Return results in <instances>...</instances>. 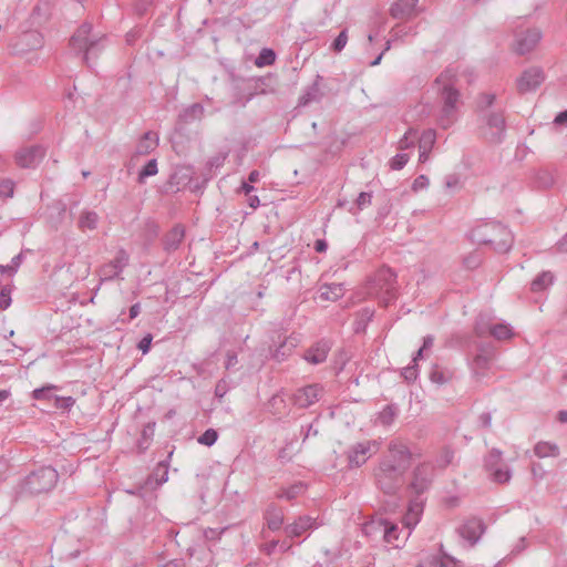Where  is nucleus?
<instances>
[{"instance_id": "obj_1", "label": "nucleus", "mask_w": 567, "mask_h": 567, "mask_svg": "<svg viewBox=\"0 0 567 567\" xmlns=\"http://www.w3.org/2000/svg\"><path fill=\"white\" fill-rule=\"evenodd\" d=\"M411 453L408 446L400 441L389 444V455L384 457L375 471L379 488L389 496H395L403 484V476L409 468Z\"/></svg>"}, {"instance_id": "obj_2", "label": "nucleus", "mask_w": 567, "mask_h": 567, "mask_svg": "<svg viewBox=\"0 0 567 567\" xmlns=\"http://www.w3.org/2000/svg\"><path fill=\"white\" fill-rule=\"evenodd\" d=\"M456 73L452 69L442 72L435 80L437 92L441 94L443 105L439 116L442 128H449L457 118L460 92L455 87Z\"/></svg>"}, {"instance_id": "obj_3", "label": "nucleus", "mask_w": 567, "mask_h": 567, "mask_svg": "<svg viewBox=\"0 0 567 567\" xmlns=\"http://www.w3.org/2000/svg\"><path fill=\"white\" fill-rule=\"evenodd\" d=\"M473 243L491 245L497 252H507L514 243L511 230L497 221H484L470 231Z\"/></svg>"}, {"instance_id": "obj_4", "label": "nucleus", "mask_w": 567, "mask_h": 567, "mask_svg": "<svg viewBox=\"0 0 567 567\" xmlns=\"http://www.w3.org/2000/svg\"><path fill=\"white\" fill-rule=\"evenodd\" d=\"M59 480V474L52 466H41L24 478H22L14 487L18 497H25L48 493L52 491Z\"/></svg>"}, {"instance_id": "obj_5", "label": "nucleus", "mask_w": 567, "mask_h": 567, "mask_svg": "<svg viewBox=\"0 0 567 567\" xmlns=\"http://www.w3.org/2000/svg\"><path fill=\"white\" fill-rule=\"evenodd\" d=\"M107 41L105 35L95 37L92 34V25L87 22L79 27L70 40L73 50L84 52V61L89 63L91 56H95Z\"/></svg>"}, {"instance_id": "obj_6", "label": "nucleus", "mask_w": 567, "mask_h": 567, "mask_svg": "<svg viewBox=\"0 0 567 567\" xmlns=\"http://www.w3.org/2000/svg\"><path fill=\"white\" fill-rule=\"evenodd\" d=\"M396 275L389 267L375 271L371 279L370 292L379 295L382 302L388 306L395 298Z\"/></svg>"}, {"instance_id": "obj_7", "label": "nucleus", "mask_w": 567, "mask_h": 567, "mask_svg": "<svg viewBox=\"0 0 567 567\" xmlns=\"http://www.w3.org/2000/svg\"><path fill=\"white\" fill-rule=\"evenodd\" d=\"M377 441H363L353 444L347 451L348 466L355 468L362 466L373 454L379 451Z\"/></svg>"}, {"instance_id": "obj_8", "label": "nucleus", "mask_w": 567, "mask_h": 567, "mask_svg": "<svg viewBox=\"0 0 567 567\" xmlns=\"http://www.w3.org/2000/svg\"><path fill=\"white\" fill-rule=\"evenodd\" d=\"M483 134L491 143H501L506 131V122L503 113L491 112L484 118Z\"/></svg>"}, {"instance_id": "obj_9", "label": "nucleus", "mask_w": 567, "mask_h": 567, "mask_svg": "<svg viewBox=\"0 0 567 567\" xmlns=\"http://www.w3.org/2000/svg\"><path fill=\"white\" fill-rule=\"evenodd\" d=\"M127 265L128 255L124 249H120L114 259L100 268L99 275L101 280L107 281L117 278Z\"/></svg>"}, {"instance_id": "obj_10", "label": "nucleus", "mask_w": 567, "mask_h": 567, "mask_svg": "<svg viewBox=\"0 0 567 567\" xmlns=\"http://www.w3.org/2000/svg\"><path fill=\"white\" fill-rule=\"evenodd\" d=\"M495 353L491 347H481L478 353L472 360L470 367L473 374L477 378H484L487 375L492 368Z\"/></svg>"}, {"instance_id": "obj_11", "label": "nucleus", "mask_w": 567, "mask_h": 567, "mask_svg": "<svg viewBox=\"0 0 567 567\" xmlns=\"http://www.w3.org/2000/svg\"><path fill=\"white\" fill-rule=\"evenodd\" d=\"M45 151L40 145H31L20 148L16 155V163L22 168L35 167L44 157Z\"/></svg>"}, {"instance_id": "obj_12", "label": "nucleus", "mask_w": 567, "mask_h": 567, "mask_svg": "<svg viewBox=\"0 0 567 567\" xmlns=\"http://www.w3.org/2000/svg\"><path fill=\"white\" fill-rule=\"evenodd\" d=\"M475 331L480 337H484L486 333H489L499 341L508 340L513 337V330L509 324L505 322L495 324L484 323L482 317L476 321Z\"/></svg>"}, {"instance_id": "obj_13", "label": "nucleus", "mask_w": 567, "mask_h": 567, "mask_svg": "<svg viewBox=\"0 0 567 567\" xmlns=\"http://www.w3.org/2000/svg\"><path fill=\"white\" fill-rule=\"evenodd\" d=\"M545 80L544 72L540 68H529L523 72L517 80V90L519 93L535 91Z\"/></svg>"}, {"instance_id": "obj_14", "label": "nucleus", "mask_w": 567, "mask_h": 567, "mask_svg": "<svg viewBox=\"0 0 567 567\" xmlns=\"http://www.w3.org/2000/svg\"><path fill=\"white\" fill-rule=\"evenodd\" d=\"M458 535L470 545H475L485 532L484 523L476 518L465 520L457 529Z\"/></svg>"}, {"instance_id": "obj_15", "label": "nucleus", "mask_w": 567, "mask_h": 567, "mask_svg": "<svg viewBox=\"0 0 567 567\" xmlns=\"http://www.w3.org/2000/svg\"><path fill=\"white\" fill-rule=\"evenodd\" d=\"M432 477L433 465L431 463H422L415 467L410 486L417 495H420L429 488Z\"/></svg>"}, {"instance_id": "obj_16", "label": "nucleus", "mask_w": 567, "mask_h": 567, "mask_svg": "<svg viewBox=\"0 0 567 567\" xmlns=\"http://www.w3.org/2000/svg\"><path fill=\"white\" fill-rule=\"evenodd\" d=\"M322 388L319 384H309L298 389L293 394V402L299 408H308L320 400Z\"/></svg>"}, {"instance_id": "obj_17", "label": "nucleus", "mask_w": 567, "mask_h": 567, "mask_svg": "<svg viewBox=\"0 0 567 567\" xmlns=\"http://www.w3.org/2000/svg\"><path fill=\"white\" fill-rule=\"evenodd\" d=\"M515 50L519 54H525L529 51H532L539 40L542 39V32L534 28V29H527L523 33H516L515 34Z\"/></svg>"}, {"instance_id": "obj_18", "label": "nucleus", "mask_w": 567, "mask_h": 567, "mask_svg": "<svg viewBox=\"0 0 567 567\" xmlns=\"http://www.w3.org/2000/svg\"><path fill=\"white\" fill-rule=\"evenodd\" d=\"M424 502L420 497L410 501L408 511L403 517V525L408 529L405 537L411 534V530L417 525L423 514Z\"/></svg>"}, {"instance_id": "obj_19", "label": "nucleus", "mask_w": 567, "mask_h": 567, "mask_svg": "<svg viewBox=\"0 0 567 567\" xmlns=\"http://www.w3.org/2000/svg\"><path fill=\"white\" fill-rule=\"evenodd\" d=\"M331 346L327 340H320L307 349L303 359L313 365L323 363L330 352Z\"/></svg>"}, {"instance_id": "obj_20", "label": "nucleus", "mask_w": 567, "mask_h": 567, "mask_svg": "<svg viewBox=\"0 0 567 567\" xmlns=\"http://www.w3.org/2000/svg\"><path fill=\"white\" fill-rule=\"evenodd\" d=\"M316 518L310 516H300L292 524L286 526L285 532L289 537H299L310 529L319 527Z\"/></svg>"}, {"instance_id": "obj_21", "label": "nucleus", "mask_w": 567, "mask_h": 567, "mask_svg": "<svg viewBox=\"0 0 567 567\" xmlns=\"http://www.w3.org/2000/svg\"><path fill=\"white\" fill-rule=\"evenodd\" d=\"M419 0H395L390 7V14L394 19H408L416 13Z\"/></svg>"}, {"instance_id": "obj_22", "label": "nucleus", "mask_w": 567, "mask_h": 567, "mask_svg": "<svg viewBox=\"0 0 567 567\" xmlns=\"http://www.w3.org/2000/svg\"><path fill=\"white\" fill-rule=\"evenodd\" d=\"M185 237V228L182 225L174 226L164 238V249L168 252L179 248Z\"/></svg>"}, {"instance_id": "obj_23", "label": "nucleus", "mask_w": 567, "mask_h": 567, "mask_svg": "<svg viewBox=\"0 0 567 567\" xmlns=\"http://www.w3.org/2000/svg\"><path fill=\"white\" fill-rule=\"evenodd\" d=\"M322 80L320 75H317V80L308 86L303 93L299 96L298 105L306 106L312 102H319L322 97L319 81Z\"/></svg>"}, {"instance_id": "obj_24", "label": "nucleus", "mask_w": 567, "mask_h": 567, "mask_svg": "<svg viewBox=\"0 0 567 567\" xmlns=\"http://www.w3.org/2000/svg\"><path fill=\"white\" fill-rule=\"evenodd\" d=\"M264 518L270 530H279L284 524V512L276 505H270L266 509Z\"/></svg>"}, {"instance_id": "obj_25", "label": "nucleus", "mask_w": 567, "mask_h": 567, "mask_svg": "<svg viewBox=\"0 0 567 567\" xmlns=\"http://www.w3.org/2000/svg\"><path fill=\"white\" fill-rule=\"evenodd\" d=\"M419 567H462L460 561L449 555H437L425 558Z\"/></svg>"}, {"instance_id": "obj_26", "label": "nucleus", "mask_w": 567, "mask_h": 567, "mask_svg": "<svg viewBox=\"0 0 567 567\" xmlns=\"http://www.w3.org/2000/svg\"><path fill=\"white\" fill-rule=\"evenodd\" d=\"M158 145V136L154 132H146L136 145L138 155H147Z\"/></svg>"}, {"instance_id": "obj_27", "label": "nucleus", "mask_w": 567, "mask_h": 567, "mask_svg": "<svg viewBox=\"0 0 567 567\" xmlns=\"http://www.w3.org/2000/svg\"><path fill=\"white\" fill-rule=\"evenodd\" d=\"M343 285L342 284H326L320 287V299L336 301L343 296Z\"/></svg>"}, {"instance_id": "obj_28", "label": "nucleus", "mask_w": 567, "mask_h": 567, "mask_svg": "<svg viewBox=\"0 0 567 567\" xmlns=\"http://www.w3.org/2000/svg\"><path fill=\"white\" fill-rule=\"evenodd\" d=\"M554 275L550 271H543L536 276L530 284L533 292H542L548 289L554 284Z\"/></svg>"}, {"instance_id": "obj_29", "label": "nucleus", "mask_w": 567, "mask_h": 567, "mask_svg": "<svg viewBox=\"0 0 567 567\" xmlns=\"http://www.w3.org/2000/svg\"><path fill=\"white\" fill-rule=\"evenodd\" d=\"M410 33H412L411 27H403V28L396 27L395 29H393L392 30V39L386 41L384 50L377 58H374V60L370 63V65L371 66L379 65L384 52L390 50L392 41H395L399 38H402L403 35H408Z\"/></svg>"}, {"instance_id": "obj_30", "label": "nucleus", "mask_w": 567, "mask_h": 567, "mask_svg": "<svg viewBox=\"0 0 567 567\" xmlns=\"http://www.w3.org/2000/svg\"><path fill=\"white\" fill-rule=\"evenodd\" d=\"M383 539L388 544H392L395 547H400V544L402 542L400 540V530L395 523L385 519V526L383 528Z\"/></svg>"}, {"instance_id": "obj_31", "label": "nucleus", "mask_w": 567, "mask_h": 567, "mask_svg": "<svg viewBox=\"0 0 567 567\" xmlns=\"http://www.w3.org/2000/svg\"><path fill=\"white\" fill-rule=\"evenodd\" d=\"M399 414L396 404L385 405L378 414V422L384 426L391 425Z\"/></svg>"}, {"instance_id": "obj_32", "label": "nucleus", "mask_w": 567, "mask_h": 567, "mask_svg": "<svg viewBox=\"0 0 567 567\" xmlns=\"http://www.w3.org/2000/svg\"><path fill=\"white\" fill-rule=\"evenodd\" d=\"M534 453L539 458L555 457L559 455V447L550 442H538L534 447Z\"/></svg>"}, {"instance_id": "obj_33", "label": "nucleus", "mask_w": 567, "mask_h": 567, "mask_svg": "<svg viewBox=\"0 0 567 567\" xmlns=\"http://www.w3.org/2000/svg\"><path fill=\"white\" fill-rule=\"evenodd\" d=\"M385 518H373L363 525V533L370 537L381 536L383 538V528Z\"/></svg>"}, {"instance_id": "obj_34", "label": "nucleus", "mask_w": 567, "mask_h": 567, "mask_svg": "<svg viewBox=\"0 0 567 567\" xmlns=\"http://www.w3.org/2000/svg\"><path fill=\"white\" fill-rule=\"evenodd\" d=\"M99 215L92 210H84L81 213L79 218V227L82 230L90 229L93 230L97 227Z\"/></svg>"}, {"instance_id": "obj_35", "label": "nucleus", "mask_w": 567, "mask_h": 567, "mask_svg": "<svg viewBox=\"0 0 567 567\" xmlns=\"http://www.w3.org/2000/svg\"><path fill=\"white\" fill-rule=\"evenodd\" d=\"M306 488H307V486L303 483L298 482V483H295L291 486L282 489L278 494V497L286 498L288 501H292V499L297 498L299 495L303 494L306 492Z\"/></svg>"}, {"instance_id": "obj_36", "label": "nucleus", "mask_w": 567, "mask_h": 567, "mask_svg": "<svg viewBox=\"0 0 567 567\" xmlns=\"http://www.w3.org/2000/svg\"><path fill=\"white\" fill-rule=\"evenodd\" d=\"M204 106L199 103H194L186 107L182 113V118L185 122L200 120L204 115Z\"/></svg>"}, {"instance_id": "obj_37", "label": "nucleus", "mask_w": 567, "mask_h": 567, "mask_svg": "<svg viewBox=\"0 0 567 567\" xmlns=\"http://www.w3.org/2000/svg\"><path fill=\"white\" fill-rule=\"evenodd\" d=\"M436 142V132L432 128L425 130L419 137V148L432 151Z\"/></svg>"}, {"instance_id": "obj_38", "label": "nucleus", "mask_w": 567, "mask_h": 567, "mask_svg": "<svg viewBox=\"0 0 567 567\" xmlns=\"http://www.w3.org/2000/svg\"><path fill=\"white\" fill-rule=\"evenodd\" d=\"M417 138V131L413 127H410L404 135L398 142V148L409 150L414 147L415 140Z\"/></svg>"}, {"instance_id": "obj_39", "label": "nucleus", "mask_w": 567, "mask_h": 567, "mask_svg": "<svg viewBox=\"0 0 567 567\" xmlns=\"http://www.w3.org/2000/svg\"><path fill=\"white\" fill-rule=\"evenodd\" d=\"M276 61V53L274 50L265 48L259 52V55L257 56L255 64L259 68L268 66L274 64Z\"/></svg>"}, {"instance_id": "obj_40", "label": "nucleus", "mask_w": 567, "mask_h": 567, "mask_svg": "<svg viewBox=\"0 0 567 567\" xmlns=\"http://www.w3.org/2000/svg\"><path fill=\"white\" fill-rule=\"evenodd\" d=\"M451 374L442 369H440L437 365H433L430 372V380L432 383L442 385L450 381Z\"/></svg>"}, {"instance_id": "obj_41", "label": "nucleus", "mask_w": 567, "mask_h": 567, "mask_svg": "<svg viewBox=\"0 0 567 567\" xmlns=\"http://www.w3.org/2000/svg\"><path fill=\"white\" fill-rule=\"evenodd\" d=\"M489 474L496 483H507L512 477V472L507 466H497L489 471Z\"/></svg>"}, {"instance_id": "obj_42", "label": "nucleus", "mask_w": 567, "mask_h": 567, "mask_svg": "<svg viewBox=\"0 0 567 567\" xmlns=\"http://www.w3.org/2000/svg\"><path fill=\"white\" fill-rule=\"evenodd\" d=\"M158 172L157 161L155 158L150 159L138 173V182L144 183L146 177L156 175Z\"/></svg>"}, {"instance_id": "obj_43", "label": "nucleus", "mask_w": 567, "mask_h": 567, "mask_svg": "<svg viewBox=\"0 0 567 567\" xmlns=\"http://www.w3.org/2000/svg\"><path fill=\"white\" fill-rule=\"evenodd\" d=\"M484 462L488 472L499 466L502 462V451L498 449H492L488 455L485 457Z\"/></svg>"}, {"instance_id": "obj_44", "label": "nucleus", "mask_w": 567, "mask_h": 567, "mask_svg": "<svg viewBox=\"0 0 567 567\" xmlns=\"http://www.w3.org/2000/svg\"><path fill=\"white\" fill-rule=\"evenodd\" d=\"M23 251H21L20 254L16 255L12 259H11V262L6 265V266H0V271L1 274H8V275H14L19 267L21 266L22 261H23Z\"/></svg>"}, {"instance_id": "obj_45", "label": "nucleus", "mask_w": 567, "mask_h": 567, "mask_svg": "<svg viewBox=\"0 0 567 567\" xmlns=\"http://www.w3.org/2000/svg\"><path fill=\"white\" fill-rule=\"evenodd\" d=\"M482 262V255L478 250H474L463 258V265L467 269H476Z\"/></svg>"}, {"instance_id": "obj_46", "label": "nucleus", "mask_w": 567, "mask_h": 567, "mask_svg": "<svg viewBox=\"0 0 567 567\" xmlns=\"http://www.w3.org/2000/svg\"><path fill=\"white\" fill-rule=\"evenodd\" d=\"M371 203H372V193L361 192L355 200V210H353L351 208L350 212L352 214H355L357 212H360V210L367 208L368 206H370Z\"/></svg>"}, {"instance_id": "obj_47", "label": "nucleus", "mask_w": 567, "mask_h": 567, "mask_svg": "<svg viewBox=\"0 0 567 567\" xmlns=\"http://www.w3.org/2000/svg\"><path fill=\"white\" fill-rule=\"evenodd\" d=\"M409 159V154L399 153L389 161V166L393 171H400L408 164Z\"/></svg>"}, {"instance_id": "obj_48", "label": "nucleus", "mask_w": 567, "mask_h": 567, "mask_svg": "<svg viewBox=\"0 0 567 567\" xmlns=\"http://www.w3.org/2000/svg\"><path fill=\"white\" fill-rule=\"evenodd\" d=\"M295 347H296L295 341H292V340L285 341L282 344H280L276 349V351L274 353V358L277 360H282L286 355H288L291 352L292 348H295Z\"/></svg>"}, {"instance_id": "obj_49", "label": "nucleus", "mask_w": 567, "mask_h": 567, "mask_svg": "<svg viewBox=\"0 0 567 567\" xmlns=\"http://www.w3.org/2000/svg\"><path fill=\"white\" fill-rule=\"evenodd\" d=\"M217 439L218 433L214 429H208L198 437L197 441L199 444L212 446L216 443Z\"/></svg>"}, {"instance_id": "obj_50", "label": "nucleus", "mask_w": 567, "mask_h": 567, "mask_svg": "<svg viewBox=\"0 0 567 567\" xmlns=\"http://www.w3.org/2000/svg\"><path fill=\"white\" fill-rule=\"evenodd\" d=\"M56 389L55 385H47V386H42V388H39V389H35L33 390L32 392V398L34 400H38V401H41V400H49L51 399V394L50 392L52 390Z\"/></svg>"}, {"instance_id": "obj_51", "label": "nucleus", "mask_w": 567, "mask_h": 567, "mask_svg": "<svg viewBox=\"0 0 567 567\" xmlns=\"http://www.w3.org/2000/svg\"><path fill=\"white\" fill-rule=\"evenodd\" d=\"M55 400V408L69 411L74 404L75 399L72 396H54Z\"/></svg>"}, {"instance_id": "obj_52", "label": "nucleus", "mask_w": 567, "mask_h": 567, "mask_svg": "<svg viewBox=\"0 0 567 567\" xmlns=\"http://www.w3.org/2000/svg\"><path fill=\"white\" fill-rule=\"evenodd\" d=\"M453 458H454V452L451 449L445 447L441 452V454L437 457L436 462H437V465L440 467H445V466H447L449 464L452 463Z\"/></svg>"}, {"instance_id": "obj_53", "label": "nucleus", "mask_w": 567, "mask_h": 567, "mask_svg": "<svg viewBox=\"0 0 567 567\" xmlns=\"http://www.w3.org/2000/svg\"><path fill=\"white\" fill-rule=\"evenodd\" d=\"M348 42V33H347V30H342L338 37L334 39V41L332 42V45L331 48L333 49V51L336 52H341L346 44Z\"/></svg>"}, {"instance_id": "obj_54", "label": "nucleus", "mask_w": 567, "mask_h": 567, "mask_svg": "<svg viewBox=\"0 0 567 567\" xmlns=\"http://www.w3.org/2000/svg\"><path fill=\"white\" fill-rule=\"evenodd\" d=\"M14 183L10 179L0 182V197L9 198L13 196Z\"/></svg>"}, {"instance_id": "obj_55", "label": "nucleus", "mask_w": 567, "mask_h": 567, "mask_svg": "<svg viewBox=\"0 0 567 567\" xmlns=\"http://www.w3.org/2000/svg\"><path fill=\"white\" fill-rule=\"evenodd\" d=\"M401 374L404 378V380L408 382L415 381L419 375L416 362H413L412 365L405 367L402 370Z\"/></svg>"}, {"instance_id": "obj_56", "label": "nucleus", "mask_w": 567, "mask_h": 567, "mask_svg": "<svg viewBox=\"0 0 567 567\" xmlns=\"http://www.w3.org/2000/svg\"><path fill=\"white\" fill-rule=\"evenodd\" d=\"M230 390V382L227 379H220L215 386V395L223 399Z\"/></svg>"}, {"instance_id": "obj_57", "label": "nucleus", "mask_w": 567, "mask_h": 567, "mask_svg": "<svg viewBox=\"0 0 567 567\" xmlns=\"http://www.w3.org/2000/svg\"><path fill=\"white\" fill-rule=\"evenodd\" d=\"M155 475L158 476V478H156L157 483L158 484H163L165 482H167L168 480V466L165 462H161L158 463L156 470H155Z\"/></svg>"}, {"instance_id": "obj_58", "label": "nucleus", "mask_w": 567, "mask_h": 567, "mask_svg": "<svg viewBox=\"0 0 567 567\" xmlns=\"http://www.w3.org/2000/svg\"><path fill=\"white\" fill-rule=\"evenodd\" d=\"M11 289L9 287H3L0 291V309H8L11 305Z\"/></svg>"}, {"instance_id": "obj_59", "label": "nucleus", "mask_w": 567, "mask_h": 567, "mask_svg": "<svg viewBox=\"0 0 567 567\" xmlns=\"http://www.w3.org/2000/svg\"><path fill=\"white\" fill-rule=\"evenodd\" d=\"M433 342H434V338L432 336H426L423 338V344L422 347L417 350L415 357L413 358V362H416L419 359H422L423 358V352L425 350H429L433 347Z\"/></svg>"}, {"instance_id": "obj_60", "label": "nucleus", "mask_w": 567, "mask_h": 567, "mask_svg": "<svg viewBox=\"0 0 567 567\" xmlns=\"http://www.w3.org/2000/svg\"><path fill=\"white\" fill-rule=\"evenodd\" d=\"M429 184H430V181L427 178V176L425 175H420L417 176L414 181H413V184H412V189L414 192H419V190H422V189H426L429 187Z\"/></svg>"}, {"instance_id": "obj_61", "label": "nucleus", "mask_w": 567, "mask_h": 567, "mask_svg": "<svg viewBox=\"0 0 567 567\" xmlns=\"http://www.w3.org/2000/svg\"><path fill=\"white\" fill-rule=\"evenodd\" d=\"M152 340H153V337L152 334H146L145 337H143L138 344H137V348L145 354L150 351V348H151V343H152Z\"/></svg>"}, {"instance_id": "obj_62", "label": "nucleus", "mask_w": 567, "mask_h": 567, "mask_svg": "<svg viewBox=\"0 0 567 567\" xmlns=\"http://www.w3.org/2000/svg\"><path fill=\"white\" fill-rule=\"evenodd\" d=\"M494 101H495V94L484 93L480 97L478 106L480 107H488V106L493 105Z\"/></svg>"}, {"instance_id": "obj_63", "label": "nucleus", "mask_w": 567, "mask_h": 567, "mask_svg": "<svg viewBox=\"0 0 567 567\" xmlns=\"http://www.w3.org/2000/svg\"><path fill=\"white\" fill-rule=\"evenodd\" d=\"M238 363L237 353L235 351H227L225 368L231 370Z\"/></svg>"}, {"instance_id": "obj_64", "label": "nucleus", "mask_w": 567, "mask_h": 567, "mask_svg": "<svg viewBox=\"0 0 567 567\" xmlns=\"http://www.w3.org/2000/svg\"><path fill=\"white\" fill-rule=\"evenodd\" d=\"M478 422L481 424V426L483 427H491L492 425V415L489 412H483L480 416H478Z\"/></svg>"}]
</instances>
